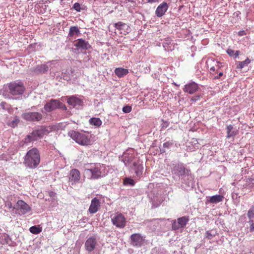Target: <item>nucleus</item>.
<instances>
[{
  "instance_id": "ea45409f",
  "label": "nucleus",
  "mask_w": 254,
  "mask_h": 254,
  "mask_svg": "<svg viewBox=\"0 0 254 254\" xmlns=\"http://www.w3.org/2000/svg\"><path fill=\"white\" fill-rule=\"evenodd\" d=\"M226 52H227V54L229 55L230 57H234V52H235L234 50L230 49H227Z\"/></svg>"
},
{
  "instance_id": "72a5a7b5",
  "label": "nucleus",
  "mask_w": 254,
  "mask_h": 254,
  "mask_svg": "<svg viewBox=\"0 0 254 254\" xmlns=\"http://www.w3.org/2000/svg\"><path fill=\"white\" fill-rule=\"evenodd\" d=\"M132 108L130 106L127 105L123 108V112L125 113H129L131 111Z\"/></svg>"
},
{
  "instance_id": "58836bf2",
  "label": "nucleus",
  "mask_w": 254,
  "mask_h": 254,
  "mask_svg": "<svg viewBox=\"0 0 254 254\" xmlns=\"http://www.w3.org/2000/svg\"><path fill=\"white\" fill-rule=\"evenodd\" d=\"M73 8L77 11H80L81 9L80 4L77 2L75 3L73 5Z\"/></svg>"
},
{
  "instance_id": "7ed1b4c3",
  "label": "nucleus",
  "mask_w": 254,
  "mask_h": 254,
  "mask_svg": "<svg viewBox=\"0 0 254 254\" xmlns=\"http://www.w3.org/2000/svg\"><path fill=\"white\" fill-rule=\"evenodd\" d=\"M40 162V156L38 150L33 148L29 150L24 157V164L25 166L31 169L36 168Z\"/></svg>"
},
{
  "instance_id": "a878e982",
  "label": "nucleus",
  "mask_w": 254,
  "mask_h": 254,
  "mask_svg": "<svg viewBox=\"0 0 254 254\" xmlns=\"http://www.w3.org/2000/svg\"><path fill=\"white\" fill-rule=\"evenodd\" d=\"M223 196L221 195H214L210 197L208 200L211 203H217L222 201Z\"/></svg>"
},
{
  "instance_id": "39448f33",
  "label": "nucleus",
  "mask_w": 254,
  "mask_h": 254,
  "mask_svg": "<svg viewBox=\"0 0 254 254\" xmlns=\"http://www.w3.org/2000/svg\"><path fill=\"white\" fill-rule=\"evenodd\" d=\"M68 135L80 145H88L90 144V137L84 133L75 130H70L68 132Z\"/></svg>"
},
{
  "instance_id": "6ab92c4d",
  "label": "nucleus",
  "mask_w": 254,
  "mask_h": 254,
  "mask_svg": "<svg viewBox=\"0 0 254 254\" xmlns=\"http://www.w3.org/2000/svg\"><path fill=\"white\" fill-rule=\"evenodd\" d=\"M198 89V85L195 82L191 81L185 85L184 90L189 94H193Z\"/></svg>"
},
{
  "instance_id": "a19ab883",
  "label": "nucleus",
  "mask_w": 254,
  "mask_h": 254,
  "mask_svg": "<svg viewBox=\"0 0 254 254\" xmlns=\"http://www.w3.org/2000/svg\"><path fill=\"white\" fill-rule=\"evenodd\" d=\"M250 223L251 224L250 227V232H252L254 231V222L253 220L250 221Z\"/></svg>"
},
{
  "instance_id": "79ce46f5",
  "label": "nucleus",
  "mask_w": 254,
  "mask_h": 254,
  "mask_svg": "<svg viewBox=\"0 0 254 254\" xmlns=\"http://www.w3.org/2000/svg\"><path fill=\"white\" fill-rule=\"evenodd\" d=\"M7 105V103L5 102H2L0 103V107L3 109H6V106Z\"/></svg>"
},
{
  "instance_id": "1a4fd4ad",
  "label": "nucleus",
  "mask_w": 254,
  "mask_h": 254,
  "mask_svg": "<svg viewBox=\"0 0 254 254\" xmlns=\"http://www.w3.org/2000/svg\"><path fill=\"white\" fill-rule=\"evenodd\" d=\"M22 118L27 121L38 122L42 120L43 116L38 112H27L22 115Z\"/></svg>"
},
{
  "instance_id": "c9c22d12",
  "label": "nucleus",
  "mask_w": 254,
  "mask_h": 254,
  "mask_svg": "<svg viewBox=\"0 0 254 254\" xmlns=\"http://www.w3.org/2000/svg\"><path fill=\"white\" fill-rule=\"evenodd\" d=\"M200 98H201V96L200 95H196L193 96L190 99V101L192 103H195L197 101L199 100L200 99Z\"/></svg>"
},
{
  "instance_id": "f03ea898",
  "label": "nucleus",
  "mask_w": 254,
  "mask_h": 254,
  "mask_svg": "<svg viewBox=\"0 0 254 254\" xmlns=\"http://www.w3.org/2000/svg\"><path fill=\"white\" fill-rule=\"evenodd\" d=\"M52 131L51 127L40 126L33 130L32 132L27 135L22 140L23 144H28L31 142L36 141L38 139L42 138L44 135H48Z\"/></svg>"
},
{
  "instance_id": "a18cd8bd",
  "label": "nucleus",
  "mask_w": 254,
  "mask_h": 254,
  "mask_svg": "<svg viewBox=\"0 0 254 254\" xmlns=\"http://www.w3.org/2000/svg\"><path fill=\"white\" fill-rule=\"evenodd\" d=\"M240 51H236L235 52H234V57L233 58L236 59L238 57V56L240 55Z\"/></svg>"
},
{
  "instance_id": "393cba45",
  "label": "nucleus",
  "mask_w": 254,
  "mask_h": 254,
  "mask_svg": "<svg viewBox=\"0 0 254 254\" xmlns=\"http://www.w3.org/2000/svg\"><path fill=\"white\" fill-rule=\"evenodd\" d=\"M114 72L118 77L121 78L127 74L128 70L127 69L123 67H118L115 69Z\"/></svg>"
},
{
  "instance_id": "aec40b11",
  "label": "nucleus",
  "mask_w": 254,
  "mask_h": 254,
  "mask_svg": "<svg viewBox=\"0 0 254 254\" xmlns=\"http://www.w3.org/2000/svg\"><path fill=\"white\" fill-rule=\"evenodd\" d=\"M187 150L188 151L192 152L199 148V145L198 143V141L195 138H192L191 140L187 143L186 145Z\"/></svg>"
},
{
  "instance_id": "f8f14e48",
  "label": "nucleus",
  "mask_w": 254,
  "mask_h": 254,
  "mask_svg": "<svg viewBox=\"0 0 254 254\" xmlns=\"http://www.w3.org/2000/svg\"><path fill=\"white\" fill-rule=\"evenodd\" d=\"M114 26L117 29L120 31L121 34L124 35L128 34L131 31V29L128 25L121 21L115 23Z\"/></svg>"
},
{
  "instance_id": "e433bc0d",
  "label": "nucleus",
  "mask_w": 254,
  "mask_h": 254,
  "mask_svg": "<svg viewBox=\"0 0 254 254\" xmlns=\"http://www.w3.org/2000/svg\"><path fill=\"white\" fill-rule=\"evenodd\" d=\"M236 135V132L234 130H231L230 131H227V138H230L231 137L234 136Z\"/></svg>"
},
{
  "instance_id": "37998d69",
  "label": "nucleus",
  "mask_w": 254,
  "mask_h": 254,
  "mask_svg": "<svg viewBox=\"0 0 254 254\" xmlns=\"http://www.w3.org/2000/svg\"><path fill=\"white\" fill-rule=\"evenodd\" d=\"M238 34L240 36H243L246 35V32L244 30H241L238 32Z\"/></svg>"
},
{
  "instance_id": "f704fd0d",
  "label": "nucleus",
  "mask_w": 254,
  "mask_h": 254,
  "mask_svg": "<svg viewBox=\"0 0 254 254\" xmlns=\"http://www.w3.org/2000/svg\"><path fill=\"white\" fill-rule=\"evenodd\" d=\"M19 122V119L17 118H15L14 120H13L12 122H11L9 124V126L12 127H14L17 125Z\"/></svg>"
},
{
  "instance_id": "3c124183",
  "label": "nucleus",
  "mask_w": 254,
  "mask_h": 254,
  "mask_svg": "<svg viewBox=\"0 0 254 254\" xmlns=\"http://www.w3.org/2000/svg\"><path fill=\"white\" fill-rule=\"evenodd\" d=\"M130 1L131 2H133V0H130Z\"/></svg>"
},
{
  "instance_id": "c03bdc74",
  "label": "nucleus",
  "mask_w": 254,
  "mask_h": 254,
  "mask_svg": "<svg viewBox=\"0 0 254 254\" xmlns=\"http://www.w3.org/2000/svg\"><path fill=\"white\" fill-rule=\"evenodd\" d=\"M249 184L251 185V187H252L254 189V179H250Z\"/></svg>"
},
{
  "instance_id": "8fccbe9b",
  "label": "nucleus",
  "mask_w": 254,
  "mask_h": 254,
  "mask_svg": "<svg viewBox=\"0 0 254 254\" xmlns=\"http://www.w3.org/2000/svg\"><path fill=\"white\" fill-rule=\"evenodd\" d=\"M174 224H175V222L173 223V224H172V227L173 229L174 228Z\"/></svg>"
},
{
  "instance_id": "c756f323",
  "label": "nucleus",
  "mask_w": 254,
  "mask_h": 254,
  "mask_svg": "<svg viewBox=\"0 0 254 254\" xmlns=\"http://www.w3.org/2000/svg\"><path fill=\"white\" fill-rule=\"evenodd\" d=\"M80 31L76 26H71L69 29V36L70 37L73 36L75 34L79 33Z\"/></svg>"
},
{
  "instance_id": "2f4dec72",
  "label": "nucleus",
  "mask_w": 254,
  "mask_h": 254,
  "mask_svg": "<svg viewBox=\"0 0 254 254\" xmlns=\"http://www.w3.org/2000/svg\"><path fill=\"white\" fill-rule=\"evenodd\" d=\"M212 74L214 76V79H221V77L224 75V70L222 71H219L215 74L212 73Z\"/></svg>"
},
{
  "instance_id": "09e8293b",
  "label": "nucleus",
  "mask_w": 254,
  "mask_h": 254,
  "mask_svg": "<svg viewBox=\"0 0 254 254\" xmlns=\"http://www.w3.org/2000/svg\"><path fill=\"white\" fill-rule=\"evenodd\" d=\"M157 1V0H148L147 2L149 3H153Z\"/></svg>"
},
{
  "instance_id": "4be33fe9",
  "label": "nucleus",
  "mask_w": 254,
  "mask_h": 254,
  "mask_svg": "<svg viewBox=\"0 0 254 254\" xmlns=\"http://www.w3.org/2000/svg\"><path fill=\"white\" fill-rule=\"evenodd\" d=\"M168 6L166 2H163L157 8L155 13L158 17L162 16L168 9Z\"/></svg>"
},
{
  "instance_id": "c85d7f7f",
  "label": "nucleus",
  "mask_w": 254,
  "mask_h": 254,
  "mask_svg": "<svg viewBox=\"0 0 254 254\" xmlns=\"http://www.w3.org/2000/svg\"><path fill=\"white\" fill-rule=\"evenodd\" d=\"M42 228L39 226H33L30 228V232L34 234H38L42 232Z\"/></svg>"
},
{
  "instance_id": "ddd939ff",
  "label": "nucleus",
  "mask_w": 254,
  "mask_h": 254,
  "mask_svg": "<svg viewBox=\"0 0 254 254\" xmlns=\"http://www.w3.org/2000/svg\"><path fill=\"white\" fill-rule=\"evenodd\" d=\"M81 178L80 173L78 170L73 169L70 170L69 173V181L73 185L79 182Z\"/></svg>"
},
{
  "instance_id": "f3484780",
  "label": "nucleus",
  "mask_w": 254,
  "mask_h": 254,
  "mask_svg": "<svg viewBox=\"0 0 254 254\" xmlns=\"http://www.w3.org/2000/svg\"><path fill=\"white\" fill-rule=\"evenodd\" d=\"M16 209L19 210L22 214H25L31 210V207L26 202L22 200L17 202Z\"/></svg>"
},
{
  "instance_id": "5701e85b",
  "label": "nucleus",
  "mask_w": 254,
  "mask_h": 254,
  "mask_svg": "<svg viewBox=\"0 0 254 254\" xmlns=\"http://www.w3.org/2000/svg\"><path fill=\"white\" fill-rule=\"evenodd\" d=\"M74 46L78 48H81L84 50L88 49L90 47L88 43L82 39H78Z\"/></svg>"
},
{
  "instance_id": "9b49d317",
  "label": "nucleus",
  "mask_w": 254,
  "mask_h": 254,
  "mask_svg": "<svg viewBox=\"0 0 254 254\" xmlns=\"http://www.w3.org/2000/svg\"><path fill=\"white\" fill-rule=\"evenodd\" d=\"M190 218L188 216H185L178 218L177 224H176V231L181 233L183 232Z\"/></svg>"
},
{
  "instance_id": "2eb2a0df",
  "label": "nucleus",
  "mask_w": 254,
  "mask_h": 254,
  "mask_svg": "<svg viewBox=\"0 0 254 254\" xmlns=\"http://www.w3.org/2000/svg\"><path fill=\"white\" fill-rule=\"evenodd\" d=\"M100 204V201L97 198H93L88 209V211L91 214L95 213L99 209L101 206Z\"/></svg>"
},
{
  "instance_id": "de8ad7c7",
  "label": "nucleus",
  "mask_w": 254,
  "mask_h": 254,
  "mask_svg": "<svg viewBox=\"0 0 254 254\" xmlns=\"http://www.w3.org/2000/svg\"><path fill=\"white\" fill-rule=\"evenodd\" d=\"M238 194L237 193H233L232 194V197L233 199L237 198V197H238Z\"/></svg>"
},
{
  "instance_id": "0eeeda50",
  "label": "nucleus",
  "mask_w": 254,
  "mask_h": 254,
  "mask_svg": "<svg viewBox=\"0 0 254 254\" xmlns=\"http://www.w3.org/2000/svg\"><path fill=\"white\" fill-rule=\"evenodd\" d=\"M206 64L208 67L210 66V72L211 74H215L219 71L223 70L225 66L224 63H221L212 58L208 59Z\"/></svg>"
},
{
  "instance_id": "9d476101",
  "label": "nucleus",
  "mask_w": 254,
  "mask_h": 254,
  "mask_svg": "<svg viewBox=\"0 0 254 254\" xmlns=\"http://www.w3.org/2000/svg\"><path fill=\"white\" fill-rule=\"evenodd\" d=\"M124 163L126 166L130 167L131 169L134 171L137 177H140L142 174L143 167L142 165L139 163L138 161L134 162L132 165H130L129 160L126 158L124 160Z\"/></svg>"
},
{
  "instance_id": "6e6552de",
  "label": "nucleus",
  "mask_w": 254,
  "mask_h": 254,
  "mask_svg": "<svg viewBox=\"0 0 254 254\" xmlns=\"http://www.w3.org/2000/svg\"><path fill=\"white\" fill-rule=\"evenodd\" d=\"M111 220L113 224L116 227L123 228L126 225V218L121 213H116L114 215L111 216Z\"/></svg>"
},
{
  "instance_id": "473e14b6",
  "label": "nucleus",
  "mask_w": 254,
  "mask_h": 254,
  "mask_svg": "<svg viewBox=\"0 0 254 254\" xmlns=\"http://www.w3.org/2000/svg\"><path fill=\"white\" fill-rule=\"evenodd\" d=\"M248 217L250 219H253L254 218V206H253L248 212Z\"/></svg>"
},
{
  "instance_id": "a211bd4d",
  "label": "nucleus",
  "mask_w": 254,
  "mask_h": 254,
  "mask_svg": "<svg viewBox=\"0 0 254 254\" xmlns=\"http://www.w3.org/2000/svg\"><path fill=\"white\" fill-rule=\"evenodd\" d=\"M130 240L134 246L140 247L144 241L143 237L139 234H133L130 236Z\"/></svg>"
},
{
  "instance_id": "20e7f679",
  "label": "nucleus",
  "mask_w": 254,
  "mask_h": 254,
  "mask_svg": "<svg viewBox=\"0 0 254 254\" xmlns=\"http://www.w3.org/2000/svg\"><path fill=\"white\" fill-rule=\"evenodd\" d=\"M86 174H90V179L97 180L105 177L108 173L106 166L103 164H96L94 167L85 170Z\"/></svg>"
},
{
  "instance_id": "dca6fc26",
  "label": "nucleus",
  "mask_w": 254,
  "mask_h": 254,
  "mask_svg": "<svg viewBox=\"0 0 254 254\" xmlns=\"http://www.w3.org/2000/svg\"><path fill=\"white\" fill-rule=\"evenodd\" d=\"M97 244L96 239L94 237L89 238L85 242V249L89 252L93 251Z\"/></svg>"
},
{
  "instance_id": "423d86ee",
  "label": "nucleus",
  "mask_w": 254,
  "mask_h": 254,
  "mask_svg": "<svg viewBox=\"0 0 254 254\" xmlns=\"http://www.w3.org/2000/svg\"><path fill=\"white\" fill-rule=\"evenodd\" d=\"M9 93L13 96L21 95L25 91V88L23 83L20 81H15L7 84Z\"/></svg>"
},
{
  "instance_id": "4c0bfd02",
  "label": "nucleus",
  "mask_w": 254,
  "mask_h": 254,
  "mask_svg": "<svg viewBox=\"0 0 254 254\" xmlns=\"http://www.w3.org/2000/svg\"><path fill=\"white\" fill-rule=\"evenodd\" d=\"M213 237H214V235H212L211 233L209 231H207L205 232V238H207L208 240H211V239H212V238Z\"/></svg>"
},
{
  "instance_id": "412c9836",
  "label": "nucleus",
  "mask_w": 254,
  "mask_h": 254,
  "mask_svg": "<svg viewBox=\"0 0 254 254\" xmlns=\"http://www.w3.org/2000/svg\"><path fill=\"white\" fill-rule=\"evenodd\" d=\"M67 102L69 105L73 106V107L82 106L83 104V102L81 99L75 96H71L68 98Z\"/></svg>"
},
{
  "instance_id": "4468645a",
  "label": "nucleus",
  "mask_w": 254,
  "mask_h": 254,
  "mask_svg": "<svg viewBox=\"0 0 254 254\" xmlns=\"http://www.w3.org/2000/svg\"><path fill=\"white\" fill-rule=\"evenodd\" d=\"M62 103L57 100H51L50 102L47 103L44 109L47 112H51L57 108H60Z\"/></svg>"
},
{
  "instance_id": "bb28decb",
  "label": "nucleus",
  "mask_w": 254,
  "mask_h": 254,
  "mask_svg": "<svg viewBox=\"0 0 254 254\" xmlns=\"http://www.w3.org/2000/svg\"><path fill=\"white\" fill-rule=\"evenodd\" d=\"M251 62V60L247 58L244 61H239L237 63V68L242 69L244 67L248 65Z\"/></svg>"
},
{
  "instance_id": "49530a36",
  "label": "nucleus",
  "mask_w": 254,
  "mask_h": 254,
  "mask_svg": "<svg viewBox=\"0 0 254 254\" xmlns=\"http://www.w3.org/2000/svg\"><path fill=\"white\" fill-rule=\"evenodd\" d=\"M233 129V126L231 125H229L227 127V131H230Z\"/></svg>"
},
{
  "instance_id": "b1692460",
  "label": "nucleus",
  "mask_w": 254,
  "mask_h": 254,
  "mask_svg": "<svg viewBox=\"0 0 254 254\" xmlns=\"http://www.w3.org/2000/svg\"><path fill=\"white\" fill-rule=\"evenodd\" d=\"M49 69V67L46 64L38 65L34 69V71L37 74H42L47 72Z\"/></svg>"
},
{
  "instance_id": "cd10ccee",
  "label": "nucleus",
  "mask_w": 254,
  "mask_h": 254,
  "mask_svg": "<svg viewBox=\"0 0 254 254\" xmlns=\"http://www.w3.org/2000/svg\"><path fill=\"white\" fill-rule=\"evenodd\" d=\"M90 124L94 125L97 127H99L102 125V121L98 118H92L89 120Z\"/></svg>"
},
{
  "instance_id": "7c9ffc66",
  "label": "nucleus",
  "mask_w": 254,
  "mask_h": 254,
  "mask_svg": "<svg viewBox=\"0 0 254 254\" xmlns=\"http://www.w3.org/2000/svg\"><path fill=\"white\" fill-rule=\"evenodd\" d=\"M124 184L125 185H129L130 186H133L135 184V182L132 179L126 178L125 179V180L124 181Z\"/></svg>"
},
{
  "instance_id": "f257e3e1",
  "label": "nucleus",
  "mask_w": 254,
  "mask_h": 254,
  "mask_svg": "<svg viewBox=\"0 0 254 254\" xmlns=\"http://www.w3.org/2000/svg\"><path fill=\"white\" fill-rule=\"evenodd\" d=\"M176 174L178 175L181 180L182 187L186 190L193 188L194 185V178L189 169L186 168L182 163L176 166Z\"/></svg>"
}]
</instances>
